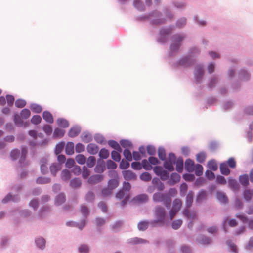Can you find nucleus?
<instances>
[{"mask_svg":"<svg viewBox=\"0 0 253 253\" xmlns=\"http://www.w3.org/2000/svg\"><path fill=\"white\" fill-rule=\"evenodd\" d=\"M152 17L153 18L150 20L151 25L160 26L166 23V19L163 16V13L157 10H153L147 14L137 16L135 19L137 21H143L149 19Z\"/></svg>","mask_w":253,"mask_h":253,"instance_id":"f257e3e1","label":"nucleus"},{"mask_svg":"<svg viewBox=\"0 0 253 253\" xmlns=\"http://www.w3.org/2000/svg\"><path fill=\"white\" fill-rule=\"evenodd\" d=\"M21 149V154L18 149H14L11 151L10 155L11 160L15 161L17 160L20 155L18 163L20 167L22 168L27 166L29 164L28 162L26 160L28 150L27 147L26 146H22Z\"/></svg>","mask_w":253,"mask_h":253,"instance_id":"f03ea898","label":"nucleus"},{"mask_svg":"<svg viewBox=\"0 0 253 253\" xmlns=\"http://www.w3.org/2000/svg\"><path fill=\"white\" fill-rule=\"evenodd\" d=\"M185 38V34L176 33L171 37V43L169 46V51L168 52L169 57H173L177 53L181 46V42Z\"/></svg>","mask_w":253,"mask_h":253,"instance_id":"7ed1b4c3","label":"nucleus"},{"mask_svg":"<svg viewBox=\"0 0 253 253\" xmlns=\"http://www.w3.org/2000/svg\"><path fill=\"white\" fill-rule=\"evenodd\" d=\"M173 29V25H169L168 27L160 28L159 31V37L157 39V42L162 44H165L168 41L169 36L171 35Z\"/></svg>","mask_w":253,"mask_h":253,"instance_id":"20e7f679","label":"nucleus"},{"mask_svg":"<svg viewBox=\"0 0 253 253\" xmlns=\"http://www.w3.org/2000/svg\"><path fill=\"white\" fill-rule=\"evenodd\" d=\"M155 215L157 219L151 221L150 222L152 227H155L156 224L159 222L164 223L166 218L167 217V214L165 208L159 205L155 207Z\"/></svg>","mask_w":253,"mask_h":253,"instance_id":"39448f33","label":"nucleus"},{"mask_svg":"<svg viewBox=\"0 0 253 253\" xmlns=\"http://www.w3.org/2000/svg\"><path fill=\"white\" fill-rule=\"evenodd\" d=\"M153 200L156 203L164 202L167 209H169L171 207V199L168 194L156 192L153 195Z\"/></svg>","mask_w":253,"mask_h":253,"instance_id":"423d86ee","label":"nucleus"},{"mask_svg":"<svg viewBox=\"0 0 253 253\" xmlns=\"http://www.w3.org/2000/svg\"><path fill=\"white\" fill-rule=\"evenodd\" d=\"M196 59L192 58L190 55H186L182 57L178 60L174 66H181L184 68H188L193 66L196 63Z\"/></svg>","mask_w":253,"mask_h":253,"instance_id":"0eeeda50","label":"nucleus"},{"mask_svg":"<svg viewBox=\"0 0 253 253\" xmlns=\"http://www.w3.org/2000/svg\"><path fill=\"white\" fill-rule=\"evenodd\" d=\"M177 159L176 156L174 153H169L168 155V159L166 158L164 162V167L170 171H173L174 170L173 165L176 163Z\"/></svg>","mask_w":253,"mask_h":253,"instance_id":"6e6552de","label":"nucleus"},{"mask_svg":"<svg viewBox=\"0 0 253 253\" xmlns=\"http://www.w3.org/2000/svg\"><path fill=\"white\" fill-rule=\"evenodd\" d=\"M196 72L194 73V77L195 79V83L196 84H200L201 83L204 75V70L202 65H197L196 66Z\"/></svg>","mask_w":253,"mask_h":253,"instance_id":"1a4fd4ad","label":"nucleus"},{"mask_svg":"<svg viewBox=\"0 0 253 253\" xmlns=\"http://www.w3.org/2000/svg\"><path fill=\"white\" fill-rule=\"evenodd\" d=\"M238 77L241 81H248L250 79L251 75L247 70L242 68L238 72Z\"/></svg>","mask_w":253,"mask_h":253,"instance_id":"9d476101","label":"nucleus"},{"mask_svg":"<svg viewBox=\"0 0 253 253\" xmlns=\"http://www.w3.org/2000/svg\"><path fill=\"white\" fill-rule=\"evenodd\" d=\"M66 201V195L63 192L58 193L55 197L54 205L59 206L64 204Z\"/></svg>","mask_w":253,"mask_h":253,"instance_id":"9b49d317","label":"nucleus"},{"mask_svg":"<svg viewBox=\"0 0 253 253\" xmlns=\"http://www.w3.org/2000/svg\"><path fill=\"white\" fill-rule=\"evenodd\" d=\"M81 131V127L78 125L74 126L69 130L68 135L71 138H74L77 136Z\"/></svg>","mask_w":253,"mask_h":253,"instance_id":"f8f14e48","label":"nucleus"},{"mask_svg":"<svg viewBox=\"0 0 253 253\" xmlns=\"http://www.w3.org/2000/svg\"><path fill=\"white\" fill-rule=\"evenodd\" d=\"M103 179V176L101 174H93L88 178L87 182L90 184H95L102 181Z\"/></svg>","mask_w":253,"mask_h":253,"instance_id":"ddd939ff","label":"nucleus"},{"mask_svg":"<svg viewBox=\"0 0 253 253\" xmlns=\"http://www.w3.org/2000/svg\"><path fill=\"white\" fill-rule=\"evenodd\" d=\"M105 168L104 161L103 160L98 159L94 168V171L96 173H102L105 170Z\"/></svg>","mask_w":253,"mask_h":253,"instance_id":"4468645a","label":"nucleus"},{"mask_svg":"<svg viewBox=\"0 0 253 253\" xmlns=\"http://www.w3.org/2000/svg\"><path fill=\"white\" fill-rule=\"evenodd\" d=\"M194 192L192 190H189L186 196L185 206L186 208H190L193 202Z\"/></svg>","mask_w":253,"mask_h":253,"instance_id":"2eb2a0df","label":"nucleus"},{"mask_svg":"<svg viewBox=\"0 0 253 253\" xmlns=\"http://www.w3.org/2000/svg\"><path fill=\"white\" fill-rule=\"evenodd\" d=\"M122 174L124 179L126 180H130L132 179L135 180L136 179V174L132 171L126 170L122 171Z\"/></svg>","mask_w":253,"mask_h":253,"instance_id":"dca6fc26","label":"nucleus"},{"mask_svg":"<svg viewBox=\"0 0 253 253\" xmlns=\"http://www.w3.org/2000/svg\"><path fill=\"white\" fill-rule=\"evenodd\" d=\"M180 180V176L179 174L176 172L171 173L170 178L168 181V183L170 185H173L176 183L179 182Z\"/></svg>","mask_w":253,"mask_h":253,"instance_id":"f3484780","label":"nucleus"},{"mask_svg":"<svg viewBox=\"0 0 253 253\" xmlns=\"http://www.w3.org/2000/svg\"><path fill=\"white\" fill-rule=\"evenodd\" d=\"M81 138L83 142L88 143L92 141L93 137L92 134L88 131H84L82 133Z\"/></svg>","mask_w":253,"mask_h":253,"instance_id":"a211bd4d","label":"nucleus"},{"mask_svg":"<svg viewBox=\"0 0 253 253\" xmlns=\"http://www.w3.org/2000/svg\"><path fill=\"white\" fill-rule=\"evenodd\" d=\"M152 183L160 191H163L165 189V185L164 183H163L158 177L153 178Z\"/></svg>","mask_w":253,"mask_h":253,"instance_id":"6ab92c4d","label":"nucleus"},{"mask_svg":"<svg viewBox=\"0 0 253 253\" xmlns=\"http://www.w3.org/2000/svg\"><path fill=\"white\" fill-rule=\"evenodd\" d=\"M194 162L190 159H187L185 162V169L188 172H192L194 170Z\"/></svg>","mask_w":253,"mask_h":253,"instance_id":"aec40b11","label":"nucleus"},{"mask_svg":"<svg viewBox=\"0 0 253 253\" xmlns=\"http://www.w3.org/2000/svg\"><path fill=\"white\" fill-rule=\"evenodd\" d=\"M86 150L90 154L95 155L98 152L99 147L95 143H89L86 147Z\"/></svg>","mask_w":253,"mask_h":253,"instance_id":"412c9836","label":"nucleus"},{"mask_svg":"<svg viewBox=\"0 0 253 253\" xmlns=\"http://www.w3.org/2000/svg\"><path fill=\"white\" fill-rule=\"evenodd\" d=\"M219 168L220 172L222 175L227 176L230 174L231 172L230 168L224 162L220 163Z\"/></svg>","mask_w":253,"mask_h":253,"instance_id":"4be33fe9","label":"nucleus"},{"mask_svg":"<svg viewBox=\"0 0 253 253\" xmlns=\"http://www.w3.org/2000/svg\"><path fill=\"white\" fill-rule=\"evenodd\" d=\"M69 185L73 188H79L82 185V180L79 177H75L70 180Z\"/></svg>","mask_w":253,"mask_h":253,"instance_id":"5701e85b","label":"nucleus"},{"mask_svg":"<svg viewBox=\"0 0 253 253\" xmlns=\"http://www.w3.org/2000/svg\"><path fill=\"white\" fill-rule=\"evenodd\" d=\"M42 118L45 121L48 123L52 124L54 122L52 114L48 110H45L43 112Z\"/></svg>","mask_w":253,"mask_h":253,"instance_id":"b1692460","label":"nucleus"},{"mask_svg":"<svg viewBox=\"0 0 253 253\" xmlns=\"http://www.w3.org/2000/svg\"><path fill=\"white\" fill-rule=\"evenodd\" d=\"M65 133V130L64 129L56 128L53 133V138L54 139L61 138L64 136Z\"/></svg>","mask_w":253,"mask_h":253,"instance_id":"393cba45","label":"nucleus"},{"mask_svg":"<svg viewBox=\"0 0 253 253\" xmlns=\"http://www.w3.org/2000/svg\"><path fill=\"white\" fill-rule=\"evenodd\" d=\"M176 170L178 173H181L183 170V164L184 161L182 157L179 156L176 161Z\"/></svg>","mask_w":253,"mask_h":253,"instance_id":"a878e982","label":"nucleus"},{"mask_svg":"<svg viewBox=\"0 0 253 253\" xmlns=\"http://www.w3.org/2000/svg\"><path fill=\"white\" fill-rule=\"evenodd\" d=\"M35 242L37 247L39 249L41 250L44 249L46 241L42 237L36 238L35 240Z\"/></svg>","mask_w":253,"mask_h":253,"instance_id":"bb28decb","label":"nucleus"},{"mask_svg":"<svg viewBox=\"0 0 253 253\" xmlns=\"http://www.w3.org/2000/svg\"><path fill=\"white\" fill-rule=\"evenodd\" d=\"M133 6L138 11L143 12L145 11V7L143 2L140 0H134L133 3Z\"/></svg>","mask_w":253,"mask_h":253,"instance_id":"cd10ccee","label":"nucleus"},{"mask_svg":"<svg viewBox=\"0 0 253 253\" xmlns=\"http://www.w3.org/2000/svg\"><path fill=\"white\" fill-rule=\"evenodd\" d=\"M50 210V207L48 205L41 208L39 211L38 217L39 218L44 217L45 216V213L49 212Z\"/></svg>","mask_w":253,"mask_h":253,"instance_id":"c85d7f7f","label":"nucleus"},{"mask_svg":"<svg viewBox=\"0 0 253 253\" xmlns=\"http://www.w3.org/2000/svg\"><path fill=\"white\" fill-rule=\"evenodd\" d=\"M207 199V193L204 189H201L197 194L196 197V202L200 203L203 200Z\"/></svg>","mask_w":253,"mask_h":253,"instance_id":"c756f323","label":"nucleus"},{"mask_svg":"<svg viewBox=\"0 0 253 253\" xmlns=\"http://www.w3.org/2000/svg\"><path fill=\"white\" fill-rule=\"evenodd\" d=\"M108 145L114 150H116L118 152H122V149L119 144L114 140H109L108 141Z\"/></svg>","mask_w":253,"mask_h":253,"instance_id":"7c9ffc66","label":"nucleus"},{"mask_svg":"<svg viewBox=\"0 0 253 253\" xmlns=\"http://www.w3.org/2000/svg\"><path fill=\"white\" fill-rule=\"evenodd\" d=\"M239 182L244 186H247L249 184V178L247 174L241 175L239 177Z\"/></svg>","mask_w":253,"mask_h":253,"instance_id":"2f4dec72","label":"nucleus"},{"mask_svg":"<svg viewBox=\"0 0 253 253\" xmlns=\"http://www.w3.org/2000/svg\"><path fill=\"white\" fill-rule=\"evenodd\" d=\"M58 126L62 128H66L69 126V123L67 120L63 118H59L57 120Z\"/></svg>","mask_w":253,"mask_h":253,"instance_id":"473e14b6","label":"nucleus"},{"mask_svg":"<svg viewBox=\"0 0 253 253\" xmlns=\"http://www.w3.org/2000/svg\"><path fill=\"white\" fill-rule=\"evenodd\" d=\"M216 198L221 203L226 204L228 202V198L227 196L222 192L217 191L216 193Z\"/></svg>","mask_w":253,"mask_h":253,"instance_id":"72a5a7b5","label":"nucleus"},{"mask_svg":"<svg viewBox=\"0 0 253 253\" xmlns=\"http://www.w3.org/2000/svg\"><path fill=\"white\" fill-rule=\"evenodd\" d=\"M74 144L73 142H68L65 146V152L68 155H72L74 152Z\"/></svg>","mask_w":253,"mask_h":253,"instance_id":"f704fd0d","label":"nucleus"},{"mask_svg":"<svg viewBox=\"0 0 253 253\" xmlns=\"http://www.w3.org/2000/svg\"><path fill=\"white\" fill-rule=\"evenodd\" d=\"M71 177V174L68 169H64L61 171V178L63 181H69Z\"/></svg>","mask_w":253,"mask_h":253,"instance_id":"c9c22d12","label":"nucleus"},{"mask_svg":"<svg viewBox=\"0 0 253 253\" xmlns=\"http://www.w3.org/2000/svg\"><path fill=\"white\" fill-rule=\"evenodd\" d=\"M95 142L100 144H106V141L104 136L100 133H96L94 136Z\"/></svg>","mask_w":253,"mask_h":253,"instance_id":"e433bc0d","label":"nucleus"},{"mask_svg":"<svg viewBox=\"0 0 253 253\" xmlns=\"http://www.w3.org/2000/svg\"><path fill=\"white\" fill-rule=\"evenodd\" d=\"M218 78L215 76L211 77L207 84V87L209 89L213 88L217 83Z\"/></svg>","mask_w":253,"mask_h":253,"instance_id":"4c0bfd02","label":"nucleus"},{"mask_svg":"<svg viewBox=\"0 0 253 253\" xmlns=\"http://www.w3.org/2000/svg\"><path fill=\"white\" fill-rule=\"evenodd\" d=\"M51 182L50 177L39 176L37 178L36 182L38 184H45L49 183Z\"/></svg>","mask_w":253,"mask_h":253,"instance_id":"58836bf2","label":"nucleus"},{"mask_svg":"<svg viewBox=\"0 0 253 253\" xmlns=\"http://www.w3.org/2000/svg\"><path fill=\"white\" fill-rule=\"evenodd\" d=\"M95 195L93 192L91 191H88L85 196V200L88 203H93L95 200Z\"/></svg>","mask_w":253,"mask_h":253,"instance_id":"ea45409f","label":"nucleus"},{"mask_svg":"<svg viewBox=\"0 0 253 253\" xmlns=\"http://www.w3.org/2000/svg\"><path fill=\"white\" fill-rule=\"evenodd\" d=\"M207 167L210 170L216 171L218 169L217 164L214 159H211L208 161Z\"/></svg>","mask_w":253,"mask_h":253,"instance_id":"a19ab883","label":"nucleus"},{"mask_svg":"<svg viewBox=\"0 0 253 253\" xmlns=\"http://www.w3.org/2000/svg\"><path fill=\"white\" fill-rule=\"evenodd\" d=\"M30 107L33 112L37 114L41 113L42 110V106L35 103H31Z\"/></svg>","mask_w":253,"mask_h":253,"instance_id":"79ce46f5","label":"nucleus"},{"mask_svg":"<svg viewBox=\"0 0 253 253\" xmlns=\"http://www.w3.org/2000/svg\"><path fill=\"white\" fill-rule=\"evenodd\" d=\"M119 184L118 179L111 178L108 180V187L113 190L118 186Z\"/></svg>","mask_w":253,"mask_h":253,"instance_id":"37998d69","label":"nucleus"},{"mask_svg":"<svg viewBox=\"0 0 253 253\" xmlns=\"http://www.w3.org/2000/svg\"><path fill=\"white\" fill-rule=\"evenodd\" d=\"M158 157L162 161L165 162L166 159L165 149L163 147H159L158 151Z\"/></svg>","mask_w":253,"mask_h":253,"instance_id":"c03bdc74","label":"nucleus"},{"mask_svg":"<svg viewBox=\"0 0 253 253\" xmlns=\"http://www.w3.org/2000/svg\"><path fill=\"white\" fill-rule=\"evenodd\" d=\"M228 183L229 187L231 189H233L234 190H238L239 189V184L235 179L230 177L229 179Z\"/></svg>","mask_w":253,"mask_h":253,"instance_id":"a18cd8bd","label":"nucleus"},{"mask_svg":"<svg viewBox=\"0 0 253 253\" xmlns=\"http://www.w3.org/2000/svg\"><path fill=\"white\" fill-rule=\"evenodd\" d=\"M121 146L125 149H128V148H132L133 144L132 142L127 139H122L120 141Z\"/></svg>","mask_w":253,"mask_h":253,"instance_id":"49530a36","label":"nucleus"},{"mask_svg":"<svg viewBox=\"0 0 253 253\" xmlns=\"http://www.w3.org/2000/svg\"><path fill=\"white\" fill-rule=\"evenodd\" d=\"M65 144V142L63 141H60L56 144L54 150V152L56 155H58L61 153L62 151L64 149Z\"/></svg>","mask_w":253,"mask_h":253,"instance_id":"de8ad7c7","label":"nucleus"},{"mask_svg":"<svg viewBox=\"0 0 253 253\" xmlns=\"http://www.w3.org/2000/svg\"><path fill=\"white\" fill-rule=\"evenodd\" d=\"M31 115V112L28 108L23 109L20 113V116L23 119H27Z\"/></svg>","mask_w":253,"mask_h":253,"instance_id":"09e8293b","label":"nucleus"},{"mask_svg":"<svg viewBox=\"0 0 253 253\" xmlns=\"http://www.w3.org/2000/svg\"><path fill=\"white\" fill-rule=\"evenodd\" d=\"M109 156V152L107 149L105 148L101 149L99 153V159H106L108 158Z\"/></svg>","mask_w":253,"mask_h":253,"instance_id":"8fccbe9b","label":"nucleus"},{"mask_svg":"<svg viewBox=\"0 0 253 253\" xmlns=\"http://www.w3.org/2000/svg\"><path fill=\"white\" fill-rule=\"evenodd\" d=\"M181 201L179 199H175L173 202L172 210H174L175 212H177L181 208Z\"/></svg>","mask_w":253,"mask_h":253,"instance_id":"3c124183","label":"nucleus"},{"mask_svg":"<svg viewBox=\"0 0 253 253\" xmlns=\"http://www.w3.org/2000/svg\"><path fill=\"white\" fill-rule=\"evenodd\" d=\"M188 190V185L185 182L182 183L180 185L179 193L181 197H184L186 195Z\"/></svg>","mask_w":253,"mask_h":253,"instance_id":"603ef678","label":"nucleus"},{"mask_svg":"<svg viewBox=\"0 0 253 253\" xmlns=\"http://www.w3.org/2000/svg\"><path fill=\"white\" fill-rule=\"evenodd\" d=\"M224 162L230 169H233L236 167V162L234 157L229 158L227 161H224Z\"/></svg>","mask_w":253,"mask_h":253,"instance_id":"864d4df0","label":"nucleus"},{"mask_svg":"<svg viewBox=\"0 0 253 253\" xmlns=\"http://www.w3.org/2000/svg\"><path fill=\"white\" fill-rule=\"evenodd\" d=\"M148 222L147 221H141L138 223L137 227L140 231H145L148 228Z\"/></svg>","mask_w":253,"mask_h":253,"instance_id":"5fc2aeb1","label":"nucleus"},{"mask_svg":"<svg viewBox=\"0 0 253 253\" xmlns=\"http://www.w3.org/2000/svg\"><path fill=\"white\" fill-rule=\"evenodd\" d=\"M147 242H148L147 240L138 237L131 238L130 239V241L129 242L130 243L133 245H136L141 243H146Z\"/></svg>","mask_w":253,"mask_h":253,"instance_id":"6e6d98bb","label":"nucleus"},{"mask_svg":"<svg viewBox=\"0 0 253 253\" xmlns=\"http://www.w3.org/2000/svg\"><path fill=\"white\" fill-rule=\"evenodd\" d=\"M42 120V117L39 115H34L31 118V123L35 125L39 124Z\"/></svg>","mask_w":253,"mask_h":253,"instance_id":"4d7b16f0","label":"nucleus"},{"mask_svg":"<svg viewBox=\"0 0 253 253\" xmlns=\"http://www.w3.org/2000/svg\"><path fill=\"white\" fill-rule=\"evenodd\" d=\"M186 18L185 17H182L177 19L175 25L178 28H182L186 24Z\"/></svg>","mask_w":253,"mask_h":253,"instance_id":"13d9d810","label":"nucleus"},{"mask_svg":"<svg viewBox=\"0 0 253 253\" xmlns=\"http://www.w3.org/2000/svg\"><path fill=\"white\" fill-rule=\"evenodd\" d=\"M120 153V152H118L116 150H113L111 153L112 159L117 162H120L121 159Z\"/></svg>","mask_w":253,"mask_h":253,"instance_id":"bf43d9fd","label":"nucleus"},{"mask_svg":"<svg viewBox=\"0 0 253 253\" xmlns=\"http://www.w3.org/2000/svg\"><path fill=\"white\" fill-rule=\"evenodd\" d=\"M123 155L125 159L128 162L132 160V154L129 149H125L123 151Z\"/></svg>","mask_w":253,"mask_h":253,"instance_id":"052dcab7","label":"nucleus"},{"mask_svg":"<svg viewBox=\"0 0 253 253\" xmlns=\"http://www.w3.org/2000/svg\"><path fill=\"white\" fill-rule=\"evenodd\" d=\"M200 51L198 47H194L190 48L189 50L188 55H190L191 57H196L200 54Z\"/></svg>","mask_w":253,"mask_h":253,"instance_id":"680f3d73","label":"nucleus"},{"mask_svg":"<svg viewBox=\"0 0 253 253\" xmlns=\"http://www.w3.org/2000/svg\"><path fill=\"white\" fill-rule=\"evenodd\" d=\"M163 11L166 17V18L165 17L166 19L167 18L169 19H171L173 18V14L169 7H165L163 9Z\"/></svg>","mask_w":253,"mask_h":253,"instance_id":"e2e57ef3","label":"nucleus"},{"mask_svg":"<svg viewBox=\"0 0 253 253\" xmlns=\"http://www.w3.org/2000/svg\"><path fill=\"white\" fill-rule=\"evenodd\" d=\"M140 179L144 181L148 182L152 179L151 175L148 172H144L140 175Z\"/></svg>","mask_w":253,"mask_h":253,"instance_id":"0e129e2a","label":"nucleus"},{"mask_svg":"<svg viewBox=\"0 0 253 253\" xmlns=\"http://www.w3.org/2000/svg\"><path fill=\"white\" fill-rule=\"evenodd\" d=\"M77 162L80 165H84L86 160V157L83 154H78L75 157Z\"/></svg>","mask_w":253,"mask_h":253,"instance_id":"69168bd1","label":"nucleus"},{"mask_svg":"<svg viewBox=\"0 0 253 253\" xmlns=\"http://www.w3.org/2000/svg\"><path fill=\"white\" fill-rule=\"evenodd\" d=\"M96 163V159L95 157L90 156H89L86 161V165L88 168H92Z\"/></svg>","mask_w":253,"mask_h":253,"instance_id":"338daca9","label":"nucleus"},{"mask_svg":"<svg viewBox=\"0 0 253 253\" xmlns=\"http://www.w3.org/2000/svg\"><path fill=\"white\" fill-rule=\"evenodd\" d=\"M136 199L140 203H146L148 201V196L146 194H140L136 196Z\"/></svg>","mask_w":253,"mask_h":253,"instance_id":"774afa93","label":"nucleus"}]
</instances>
